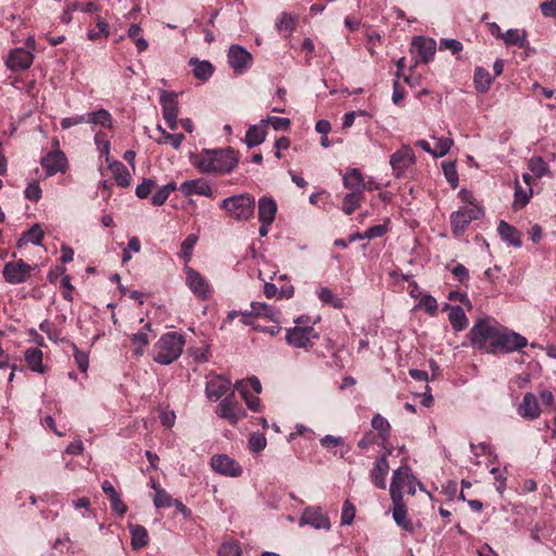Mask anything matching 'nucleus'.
<instances>
[{
    "instance_id": "obj_52",
    "label": "nucleus",
    "mask_w": 556,
    "mask_h": 556,
    "mask_svg": "<svg viewBox=\"0 0 556 556\" xmlns=\"http://www.w3.org/2000/svg\"><path fill=\"white\" fill-rule=\"evenodd\" d=\"M266 446V439L264 435L258 433L251 434L249 439V448L254 452L258 453L263 451Z\"/></svg>"
},
{
    "instance_id": "obj_42",
    "label": "nucleus",
    "mask_w": 556,
    "mask_h": 556,
    "mask_svg": "<svg viewBox=\"0 0 556 556\" xmlns=\"http://www.w3.org/2000/svg\"><path fill=\"white\" fill-rule=\"evenodd\" d=\"M199 240L198 235H189L181 243L180 254L186 262H189L192 256V250Z\"/></svg>"
},
{
    "instance_id": "obj_8",
    "label": "nucleus",
    "mask_w": 556,
    "mask_h": 556,
    "mask_svg": "<svg viewBox=\"0 0 556 556\" xmlns=\"http://www.w3.org/2000/svg\"><path fill=\"white\" fill-rule=\"evenodd\" d=\"M31 273V266L23 260L8 262L2 270L3 278L11 285L26 281Z\"/></svg>"
},
{
    "instance_id": "obj_57",
    "label": "nucleus",
    "mask_w": 556,
    "mask_h": 556,
    "mask_svg": "<svg viewBox=\"0 0 556 556\" xmlns=\"http://www.w3.org/2000/svg\"><path fill=\"white\" fill-rule=\"evenodd\" d=\"M25 197L31 201H38L41 197V189L37 182H31L25 190Z\"/></svg>"
},
{
    "instance_id": "obj_51",
    "label": "nucleus",
    "mask_w": 556,
    "mask_h": 556,
    "mask_svg": "<svg viewBox=\"0 0 556 556\" xmlns=\"http://www.w3.org/2000/svg\"><path fill=\"white\" fill-rule=\"evenodd\" d=\"M419 305L431 316H434L438 312V302L430 294L422 295Z\"/></svg>"
},
{
    "instance_id": "obj_26",
    "label": "nucleus",
    "mask_w": 556,
    "mask_h": 556,
    "mask_svg": "<svg viewBox=\"0 0 556 556\" xmlns=\"http://www.w3.org/2000/svg\"><path fill=\"white\" fill-rule=\"evenodd\" d=\"M497 231L502 240L506 241L507 243L516 248L521 247V232L516 227L509 225L504 220H501L497 227Z\"/></svg>"
},
{
    "instance_id": "obj_61",
    "label": "nucleus",
    "mask_w": 556,
    "mask_h": 556,
    "mask_svg": "<svg viewBox=\"0 0 556 556\" xmlns=\"http://www.w3.org/2000/svg\"><path fill=\"white\" fill-rule=\"evenodd\" d=\"M452 273H453V275L457 278V280L460 283H465V282H467L469 280L468 269L464 265H462V264H457L452 269Z\"/></svg>"
},
{
    "instance_id": "obj_34",
    "label": "nucleus",
    "mask_w": 556,
    "mask_h": 556,
    "mask_svg": "<svg viewBox=\"0 0 556 556\" xmlns=\"http://www.w3.org/2000/svg\"><path fill=\"white\" fill-rule=\"evenodd\" d=\"M508 46L525 47L527 39V31L525 29L511 28L508 29L502 38Z\"/></svg>"
},
{
    "instance_id": "obj_48",
    "label": "nucleus",
    "mask_w": 556,
    "mask_h": 556,
    "mask_svg": "<svg viewBox=\"0 0 556 556\" xmlns=\"http://www.w3.org/2000/svg\"><path fill=\"white\" fill-rule=\"evenodd\" d=\"M237 390L241 393L242 397L245 400L248 407L253 410L257 412L260 407V399L254 395H250L249 391L243 387V382L240 381L236 384Z\"/></svg>"
},
{
    "instance_id": "obj_22",
    "label": "nucleus",
    "mask_w": 556,
    "mask_h": 556,
    "mask_svg": "<svg viewBox=\"0 0 556 556\" xmlns=\"http://www.w3.org/2000/svg\"><path fill=\"white\" fill-rule=\"evenodd\" d=\"M243 317L254 316V317H265L275 323L279 321L280 311L274 306L267 305L266 303L261 302H252L251 311H245L240 313Z\"/></svg>"
},
{
    "instance_id": "obj_3",
    "label": "nucleus",
    "mask_w": 556,
    "mask_h": 556,
    "mask_svg": "<svg viewBox=\"0 0 556 556\" xmlns=\"http://www.w3.org/2000/svg\"><path fill=\"white\" fill-rule=\"evenodd\" d=\"M184 336L177 332L164 333L154 345L153 359L162 365H169L182 353Z\"/></svg>"
},
{
    "instance_id": "obj_10",
    "label": "nucleus",
    "mask_w": 556,
    "mask_h": 556,
    "mask_svg": "<svg viewBox=\"0 0 556 556\" xmlns=\"http://www.w3.org/2000/svg\"><path fill=\"white\" fill-rule=\"evenodd\" d=\"M299 525L302 527L304 525H309L315 529H330L331 523L329 517L325 515L320 507L318 506H308L306 507L299 520Z\"/></svg>"
},
{
    "instance_id": "obj_37",
    "label": "nucleus",
    "mask_w": 556,
    "mask_h": 556,
    "mask_svg": "<svg viewBox=\"0 0 556 556\" xmlns=\"http://www.w3.org/2000/svg\"><path fill=\"white\" fill-rule=\"evenodd\" d=\"M492 83V77L488 71L477 67L475 72V86L477 90L485 92Z\"/></svg>"
},
{
    "instance_id": "obj_2",
    "label": "nucleus",
    "mask_w": 556,
    "mask_h": 556,
    "mask_svg": "<svg viewBox=\"0 0 556 556\" xmlns=\"http://www.w3.org/2000/svg\"><path fill=\"white\" fill-rule=\"evenodd\" d=\"M239 159L231 149L205 150L193 161V165L203 174H228L237 165Z\"/></svg>"
},
{
    "instance_id": "obj_59",
    "label": "nucleus",
    "mask_w": 556,
    "mask_h": 556,
    "mask_svg": "<svg viewBox=\"0 0 556 556\" xmlns=\"http://www.w3.org/2000/svg\"><path fill=\"white\" fill-rule=\"evenodd\" d=\"M343 439L341 437L326 435L320 440V444L325 448H332L339 445H342Z\"/></svg>"
},
{
    "instance_id": "obj_18",
    "label": "nucleus",
    "mask_w": 556,
    "mask_h": 556,
    "mask_svg": "<svg viewBox=\"0 0 556 556\" xmlns=\"http://www.w3.org/2000/svg\"><path fill=\"white\" fill-rule=\"evenodd\" d=\"M187 285L199 299H206L210 294V286L205 278L197 270L187 268Z\"/></svg>"
},
{
    "instance_id": "obj_39",
    "label": "nucleus",
    "mask_w": 556,
    "mask_h": 556,
    "mask_svg": "<svg viewBox=\"0 0 556 556\" xmlns=\"http://www.w3.org/2000/svg\"><path fill=\"white\" fill-rule=\"evenodd\" d=\"M318 298L323 303L329 304L334 308L343 307V301L340 298H337L333 294V292L327 287H324L319 290Z\"/></svg>"
},
{
    "instance_id": "obj_9",
    "label": "nucleus",
    "mask_w": 556,
    "mask_h": 556,
    "mask_svg": "<svg viewBox=\"0 0 556 556\" xmlns=\"http://www.w3.org/2000/svg\"><path fill=\"white\" fill-rule=\"evenodd\" d=\"M210 465L215 472L226 477L236 478L243 472L239 463L226 454L213 455Z\"/></svg>"
},
{
    "instance_id": "obj_43",
    "label": "nucleus",
    "mask_w": 556,
    "mask_h": 556,
    "mask_svg": "<svg viewBox=\"0 0 556 556\" xmlns=\"http://www.w3.org/2000/svg\"><path fill=\"white\" fill-rule=\"evenodd\" d=\"M157 129L162 132V138L157 139V143L160 144L170 143L175 149H178L185 139L182 134L170 135L166 132L161 126H157Z\"/></svg>"
},
{
    "instance_id": "obj_56",
    "label": "nucleus",
    "mask_w": 556,
    "mask_h": 556,
    "mask_svg": "<svg viewBox=\"0 0 556 556\" xmlns=\"http://www.w3.org/2000/svg\"><path fill=\"white\" fill-rule=\"evenodd\" d=\"M386 232H387L386 224L375 225L372 227H369L365 231V237H366V239H374V238L382 237Z\"/></svg>"
},
{
    "instance_id": "obj_50",
    "label": "nucleus",
    "mask_w": 556,
    "mask_h": 556,
    "mask_svg": "<svg viewBox=\"0 0 556 556\" xmlns=\"http://www.w3.org/2000/svg\"><path fill=\"white\" fill-rule=\"evenodd\" d=\"M452 146H453V140L451 138L437 139V143L433 149L432 155L434 157L444 156L445 154L448 153Z\"/></svg>"
},
{
    "instance_id": "obj_23",
    "label": "nucleus",
    "mask_w": 556,
    "mask_h": 556,
    "mask_svg": "<svg viewBox=\"0 0 556 556\" xmlns=\"http://www.w3.org/2000/svg\"><path fill=\"white\" fill-rule=\"evenodd\" d=\"M230 388V381L220 376L207 381L205 392L210 400L217 401L227 393Z\"/></svg>"
},
{
    "instance_id": "obj_53",
    "label": "nucleus",
    "mask_w": 556,
    "mask_h": 556,
    "mask_svg": "<svg viewBox=\"0 0 556 556\" xmlns=\"http://www.w3.org/2000/svg\"><path fill=\"white\" fill-rule=\"evenodd\" d=\"M355 517V507L349 501H346L342 507L341 523L351 525Z\"/></svg>"
},
{
    "instance_id": "obj_30",
    "label": "nucleus",
    "mask_w": 556,
    "mask_h": 556,
    "mask_svg": "<svg viewBox=\"0 0 556 556\" xmlns=\"http://www.w3.org/2000/svg\"><path fill=\"white\" fill-rule=\"evenodd\" d=\"M42 351L37 348H29L25 352V361L28 367L36 372L43 374L46 370L42 364Z\"/></svg>"
},
{
    "instance_id": "obj_38",
    "label": "nucleus",
    "mask_w": 556,
    "mask_h": 556,
    "mask_svg": "<svg viewBox=\"0 0 556 556\" xmlns=\"http://www.w3.org/2000/svg\"><path fill=\"white\" fill-rule=\"evenodd\" d=\"M529 169L535 178H542L548 173V166L541 156H533L530 159Z\"/></svg>"
},
{
    "instance_id": "obj_64",
    "label": "nucleus",
    "mask_w": 556,
    "mask_h": 556,
    "mask_svg": "<svg viewBox=\"0 0 556 556\" xmlns=\"http://www.w3.org/2000/svg\"><path fill=\"white\" fill-rule=\"evenodd\" d=\"M222 553L225 556H240L241 555L240 547L236 543L224 544L222 547Z\"/></svg>"
},
{
    "instance_id": "obj_31",
    "label": "nucleus",
    "mask_w": 556,
    "mask_h": 556,
    "mask_svg": "<svg viewBox=\"0 0 556 556\" xmlns=\"http://www.w3.org/2000/svg\"><path fill=\"white\" fill-rule=\"evenodd\" d=\"M371 427L378 431L377 438H379L382 441V444H384L391 434L390 422L380 414H376L371 419Z\"/></svg>"
},
{
    "instance_id": "obj_4",
    "label": "nucleus",
    "mask_w": 556,
    "mask_h": 556,
    "mask_svg": "<svg viewBox=\"0 0 556 556\" xmlns=\"http://www.w3.org/2000/svg\"><path fill=\"white\" fill-rule=\"evenodd\" d=\"M156 188L155 180L151 178H144L140 185L136 187V195L140 199H147L149 195L151 198V204L154 206L163 205L168 195L176 190V184L170 181L160 188Z\"/></svg>"
},
{
    "instance_id": "obj_29",
    "label": "nucleus",
    "mask_w": 556,
    "mask_h": 556,
    "mask_svg": "<svg viewBox=\"0 0 556 556\" xmlns=\"http://www.w3.org/2000/svg\"><path fill=\"white\" fill-rule=\"evenodd\" d=\"M110 170L112 172L116 184L122 187H128L130 185L131 175L127 167L121 162H113L110 164Z\"/></svg>"
},
{
    "instance_id": "obj_14",
    "label": "nucleus",
    "mask_w": 556,
    "mask_h": 556,
    "mask_svg": "<svg viewBox=\"0 0 556 556\" xmlns=\"http://www.w3.org/2000/svg\"><path fill=\"white\" fill-rule=\"evenodd\" d=\"M410 479H414V477L409 466L404 465L394 470L390 484L391 498L403 497V489L406 484L410 483Z\"/></svg>"
},
{
    "instance_id": "obj_12",
    "label": "nucleus",
    "mask_w": 556,
    "mask_h": 556,
    "mask_svg": "<svg viewBox=\"0 0 556 556\" xmlns=\"http://www.w3.org/2000/svg\"><path fill=\"white\" fill-rule=\"evenodd\" d=\"M389 455H391V450L387 451L375 462L374 468L370 471V481L380 490H386L387 488L386 478L390 469L388 462Z\"/></svg>"
},
{
    "instance_id": "obj_32",
    "label": "nucleus",
    "mask_w": 556,
    "mask_h": 556,
    "mask_svg": "<svg viewBox=\"0 0 556 556\" xmlns=\"http://www.w3.org/2000/svg\"><path fill=\"white\" fill-rule=\"evenodd\" d=\"M131 546L134 549H140L148 545L149 534L143 526L136 525L130 528Z\"/></svg>"
},
{
    "instance_id": "obj_6",
    "label": "nucleus",
    "mask_w": 556,
    "mask_h": 556,
    "mask_svg": "<svg viewBox=\"0 0 556 556\" xmlns=\"http://www.w3.org/2000/svg\"><path fill=\"white\" fill-rule=\"evenodd\" d=\"M416 162L415 153L408 146H402L390 156V165L395 177H401Z\"/></svg>"
},
{
    "instance_id": "obj_33",
    "label": "nucleus",
    "mask_w": 556,
    "mask_h": 556,
    "mask_svg": "<svg viewBox=\"0 0 556 556\" xmlns=\"http://www.w3.org/2000/svg\"><path fill=\"white\" fill-rule=\"evenodd\" d=\"M190 64L193 66V74L198 79L207 80L213 74L214 68L208 61L191 59Z\"/></svg>"
},
{
    "instance_id": "obj_35",
    "label": "nucleus",
    "mask_w": 556,
    "mask_h": 556,
    "mask_svg": "<svg viewBox=\"0 0 556 556\" xmlns=\"http://www.w3.org/2000/svg\"><path fill=\"white\" fill-rule=\"evenodd\" d=\"M45 231L40 224H35L27 231L23 233V237L18 241V247L22 245V241L26 240L31 242L35 245H40L43 239Z\"/></svg>"
},
{
    "instance_id": "obj_20",
    "label": "nucleus",
    "mask_w": 556,
    "mask_h": 556,
    "mask_svg": "<svg viewBox=\"0 0 556 556\" xmlns=\"http://www.w3.org/2000/svg\"><path fill=\"white\" fill-rule=\"evenodd\" d=\"M517 413L520 417L525 419H536L541 414V408L539 406V401L535 394L527 392L523 395L522 402L517 408Z\"/></svg>"
},
{
    "instance_id": "obj_19",
    "label": "nucleus",
    "mask_w": 556,
    "mask_h": 556,
    "mask_svg": "<svg viewBox=\"0 0 556 556\" xmlns=\"http://www.w3.org/2000/svg\"><path fill=\"white\" fill-rule=\"evenodd\" d=\"M393 503L392 516L395 523L403 530L413 533L414 525L413 521L407 517V508L403 497L391 498Z\"/></svg>"
},
{
    "instance_id": "obj_5",
    "label": "nucleus",
    "mask_w": 556,
    "mask_h": 556,
    "mask_svg": "<svg viewBox=\"0 0 556 556\" xmlns=\"http://www.w3.org/2000/svg\"><path fill=\"white\" fill-rule=\"evenodd\" d=\"M216 415L236 426L245 416L241 404L236 400L235 392L227 394L217 405Z\"/></svg>"
},
{
    "instance_id": "obj_13",
    "label": "nucleus",
    "mask_w": 556,
    "mask_h": 556,
    "mask_svg": "<svg viewBox=\"0 0 556 556\" xmlns=\"http://www.w3.org/2000/svg\"><path fill=\"white\" fill-rule=\"evenodd\" d=\"M228 61L232 70L236 73L241 74L250 66L252 55L241 46L233 45L229 48Z\"/></svg>"
},
{
    "instance_id": "obj_55",
    "label": "nucleus",
    "mask_w": 556,
    "mask_h": 556,
    "mask_svg": "<svg viewBox=\"0 0 556 556\" xmlns=\"http://www.w3.org/2000/svg\"><path fill=\"white\" fill-rule=\"evenodd\" d=\"M73 348H74V357H75L77 367L81 371H87L88 365H89L88 355L85 352L78 350V348L76 345H74Z\"/></svg>"
},
{
    "instance_id": "obj_11",
    "label": "nucleus",
    "mask_w": 556,
    "mask_h": 556,
    "mask_svg": "<svg viewBox=\"0 0 556 556\" xmlns=\"http://www.w3.org/2000/svg\"><path fill=\"white\" fill-rule=\"evenodd\" d=\"M41 166L48 176H53L58 173L64 174L67 170L68 162L62 151L55 150L42 157Z\"/></svg>"
},
{
    "instance_id": "obj_58",
    "label": "nucleus",
    "mask_w": 556,
    "mask_h": 556,
    "mask_svg": "<svg viewBox=\"0 0 556 556\" xmlns=\"http://www.w3.org/2000/svg\"><path fill=\"white\" fill-rule=\"evenodd\" d=\"M540 9L545 17H556V0L541 3Z\"/></svg>"
},
{
    "instance_id": "obj_1",
    "label": "nucleus",
    "mask_w": 556,
    "mask_h": 556,
    "mask_svg": "<svg viewBox=\"0 0 556 556\" xmlns=\"http://www.w3.org/2000/svg\"><path fill=\"white\" fill-rule=\"evenodd\" d=\"M468 337L472 346L490 354L520 351L528 345L526 337L501 326L491 317L477 319Z\"/></svg>"
},
{
    "instance_id": "obj_49",
    "label": "nucleus",
    "mask_w": 556,
    "mask_h": 556,
    "mask_svg": "<svg viewBox=\"0 0 556 556\" xmlns=\"http://www.w3.org/2000/svg\"><path fill=\"white\" fill-rule=\"evenodd\" d=\"M443 173L447 181L451 184L452 188H456L458 184V175L456 170V165L453 162H444L442 164Z\"/></svg>"
},
{
    "instance_id": "obj_25",
    "label": "nucleus",
    "mask_w": 556,
    "mask_h": 556,
    "mask_svg": "<svg viewBox=\"0 0 556 556\" xmlns=\"http://www.w3.org/2000/svg\"><path fill=\"white\" fill-rule=\"evenodd\" d=\"M254 205L255 199L248 192L226 198L222 202V208H253Z\"/></svg>"
},
{
    "instance_id": "obj_24",
    "label": "nucleus",
    "mask_w": 556,
    "mask_h": 556,
    "mask_svg": "<svg viewBox=\"0 0 556 556\" xmlns=\"http://www.w3.org/2000/svg\"><path fill=\"white\" fill-rule=\"evenodd\" d=\"M180 189L187 197H190L193 194L212 197V194H213V191H212L210 185L207 184L206 180H204L202 178L185 181L180 186Z\"/></svg>"
},
{
    "instance_id": "obj_60",
    "label": "nucleus",
    "mask_w": 556,
    "mask_h": 556,
    "mask_svg": "<svg viewBox=\"0 0 556 556\" xmlns=\"http://www.w3.org/2000/svg\"><path fill=\"white\" fill-rule=\"evenodd\" d=\"M111 508L113 511L123 516L127 511V506L121 500L119 495H114V497L110 498Z\"/></svg>"
},
{
    "instance_id": "obj_63",
    "label": "nucleus",
    "mask_w": 556,
    "mask_h": 556,
    "mask_svg": "<svg viewBox=\"0 0 556 556\" xmlns=\"http://www.w3.org/2000/svg\"><path fill=\"white\" fill-rule=\"evenodd\" d=\"M377 435L372 431H368L358 441L357 446L362 450H366L376 443Z\"/></svg>"
},
{
    "instance_id": "obj_17",
    "label": "nucleus",
    "mask_w": 556,
    "mask_h": 556,
    "mask_svg": "<svg viewBox=\"0 0 556 556\" xmlns=\"http://www.w3.org/2000/svg\"><path fill=\"white\" fill-rule=\"evenodd\" d=\"M34 55L24 48H17L10 52L7 65L12 71H24L33 63Z\"/></svg>"
},
{
    "instance_id": "obj_15",
    "label": "nucleus",
    "mask_w": 556,
    "mask_h": 556,
    "mask_svg": "<svg viewBox=\"0 0 556 556\" xmlns=\"http://www.w3.org/2000/svg\"><path fill=\"white\" fill-rule=\"evenodd\" d=\"M473 212L475 211H454L451 214L450 220L454 236L460 237L471 220L478 219L479 214L483 213V211H477L478 214H473Z\"/></svg>"
},
{
    "instance_id": "obj_44",
    "label": "nucleus",
    "mask_w": 556,
    "mask_h": 556,
    "mask_svg": "<svg viewBox=\"0 0 556 556\" xmlns=\"http://www.w3.org/2000/svg\"><path fill=\"white\" fill-rule=\"evenodd\" d=\"M131 344L135 346V354L142 355L144 348L149 344V338L146 332H137L130 336Z\"/></svg>"
},
{
    "instance_id": "obj_21",
    "label": "nucleus",
    "mask_w": 556,
    "mask_h": 556,
    "mask_svg": "<svg viewBox=\"0 0 556 556\" xmlns=\"http://www.w3.org/2000/svg\"><path fill=\"white\" fill-rule=\"evenodd\" d=\"M412 48L415 49L420 56V61L422 63H428L432 60L435 50L437 43L431 38H425L422 36H417L412 41Z\"/></svg>"
},
{
    "instance_id": "obj_47",
    "label": "nucleus",
    "mask_w": 556,
    "mask_h": 556,
    "mask_svg": "<svg viewBox=\"0 0 556 556\" xmlns=\"http://www.w3.org/2000/svg\"><path fill=\"white\" fill-rule=\"evenodd\" d=\"M532 195L531 187L522 188L518 182H516V191H515V205L526 206Z\"/></svg>"
},
{
    "instance_id": "obj_36",
    "label": "nucleus",
    "mask_w": 556,
    "mask_h": 556,
    "mask_svg": "<svg viewBox=\"0 0 556 556\" xmlns=\"http://www.w3.org/2000/svg\"><path fill=\"white\" fill-rule=\"evenodd\" d=\"M266 137V132L262 127L251 126L245 135V143L249 148L261 144Z\"/></svg>"
},
{
    "instance_id": "obj_28",
    "label": "nucleus",
    "mask_w": 556,
    "mask_h": 556,
    "mask_svg": "<svg viewBox=\"0 0 556 556\" xmlns=\"http://www.w3.org/2000/svg\"><path fill=\"white\" fill-rule=\"evenodd\" d=\"M445 309H450L448 320L455 331H462L468 326V318L460 306L446 304Z\"/></svg>"
},
{
    "instance_id": "obj_40",
    "label": "nucleus",
    "mask_w": 556,
    "mask_h": 556,
    "mask_svg": "<svg viewBox=\"0 0 556 556\" xmlns=\"http://www.w3.org/2000/svg\"><path fill=\"white\" fill-rule=\"evenodd\" d=\"M86 119V123L100 124L104 127H110L112 123L110 113L104 109L88 114Z\"/></svg>"
},
{
    "instance_id": "obj_45",
    "label": "nucleus",
    "mask_w": 556,
    "mask_h": 556,
    "mask_svg": "<svg viewBox=\"0 0 556 556\" xmlns=\"http://www.w3.org/2000/svg\"><path fill=\"white\" fill-rule=\"evenodd\" d=\"M298 17L290 13H282L277 27L280 31H287L291 34L296 25Z\"/></svg>"
},
{
    "instance_id": "obj_41",
    "label": "nucleus",
    "mask_w": 556,
    "mask_h": 556,
    "mask_svg": "<svg viewBox=\"0 0 556 556\" xmlns=\"http://www.w3.org/2000/svg\"><path fill=\"white\" fill-rule=\"evenodd\" d=\"M153 488L155 489V496L153 501L154 505L157 508L173 506L175 500L172 498V496L166 492V490L159 488L155 484H153Z\"/></svg>"
},
{
    "instance_id": "obj_27",
    "label": "nucleus",
    "mask_w": 556,
    "mask_h": 556,
    "mask_svg": "<svg viewBox=\"0 0 556 556\" xmlns=\"http://www.w3.org/2000/svg\"><path fill=\"white\" fill-rule=\"evenodd\" d=\"M343 184L346 189L352 191H364V177L359 169L349 168L343 176Z\"/></svg>"
},
{
    "instance_id": "obj_46",
    "label": "nucleus",
    "mask_w": 556,
    "mask_h": 556,
    "mask_svg": "<svg viewBox=\"0 0 556 556\" xmlns=\"http://www.w3.org/2000/svg\"><path fill=\"white\" fill-rule=\"evenodd\" d=\"M141 28L138 24H131L128 28V36L134 39L140 52L148 48V41L140 36Z\"/></svg>"
},
{
    "instance_id": "obj_7",
    "label": "nucleus",
    "mask_w": 556,
    "mask_h": 556,
    "mask_svg": "<svg viewBox=\"0 0 556 556\" xmlns=\"http://www.w3.org/2000/svg\"><path fill=\"white\" fill-rule=\"evenodd\" d=\"M319 337L313 327L295 326L287 330L286 340L294 348L307 349L312 346V340Z\"/></svg>"
},
{
    "instance_id": "obj_54",
    "label": "nucleus",
    "mask_w": 556,
    "mask_h": 556,
    "mask_svg": "<svg viewBox=\"0 0 556 556\" xmlns=\"http://www.w3.org/2000/svg\"><path fill=\"white\" fill-rule=\"evenodd\" d=\"M362 191H352L344 197V208H354L361 205Z\"/></svg>"
},
{
    "instance_id": "obj_62",
    "label": "nucleus",
    "mask_w": 556,
    "mask_h": 556,
    "mask_svg": "<svg viewBox=\"0 0 556 556\" xmlns=\"http://www.w3.org/2000/svg\"><path fill=\"white\" fill-rule=\"evenodd\" d=\"M459 198L462 199V201L464 203L478 208L479 201L477 200V198L473 195V193L470 190L462 189L459 191Z\"/></svg>"
},
{
    "instance_id": "obj_16",
    "label": "nucleus",
    "mask_w": 556,
    "mask_h": 556,
    "mask_svg": "<svg viewBox=\"0 0 556 556\" xmlns=\"http://www.w3.org/2000/svg\"><path fill=\"white\" fill-rule=\"evenodd\" d=\"M161 104L163 109V116L168 123L172 130L177 128V116H178V102L177 96L173 92H164L161 96Z\"/></svg>"
}]
</instances>
